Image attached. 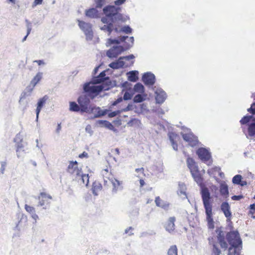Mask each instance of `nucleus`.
<instances>
[{"label": "nucleus", "instance_id": "603ef678", "mask_svg": "<svg viewBox=\"0 0 255 255\" xmlns=\"http://www.w3.org/2000/svg\"><path fill=\"white\" fill-rule=\"evenodd\" d=\"M244 198L243 195H234L232 197L233 200H240Z\"/></svg>", "mask_w": 255, "mask_h": 255}, {"label": "nucleus", "instance_id": "0e129e2a", "mask_svg": "<svg viewBox=\"0 0 255 255\" xmlns=\"http://www.w3.org/2000/svg\"><path fill=\"white\" fill-rule=\"evenodd\" d=\"M43 0H34V5H36L42 3Z\"/></svg>", "mask_w": 255, "mask_h": 255}, {"label": "nucleus", "instance_id": "de8ad7c7", "mask_svg": "<svg viewBox=\"0 0 255 255\" xmlns=\"http://www.w3.org/2000/svg\"><path fill=\"white\" fill-rule=\"evenodd\" d=\"M120 43V40L118 39H112L111 38H109L107 40V45L110 46L113 44H119Z\"/></svg>", "mask_w": 255, "mask_h": 255}, {"label": "nucleus", "instance_id": "052dcab7", "mask_svg": "<svg viewBox=\"0 0 255 255\" xmlns=\"http://www.w3.org/2000/svg\"><path fill=\"white\" fill-rule=\"evenodd\" d=\"M33 62L37 63L38 65H41L45 64V63H44V61L42 60H35Z\"/></svg>", "mask_w": 255, "mask_h": 255}, {"label": "nucleus", "instance_id": "bb28decb", "mask_svg": "<svg viewBox=\"0 0 255 255\" xmlns=\"http://www.w3.org/2000/svg\"><path fill=\"white\" fill-rule=\"evenodd\" d=\"M242 177L241 175L238 174L235 175L232 179L233 183L235 184L244 186L247 184L246 181H242Z\"/></svg>", "mask_w": 255, "mask_h": 255}, {"label": "nucleus", "instance_id": "a211bd4d", "mask_svg": "<svg viewBox=\"0 0 255 255\" xmlns=\"http://www.w3.org/2000/svg\"><path fill=\"white\" fill-rule=\"evenodd\" d=\"M102 174L104 180V185H107L108 181L110 182L114 179L113 175L111 171H109L108 169H104L102 171Z\"/></svg>", "mask_w": 255, "mask_h": 255}, {"label": "nucleus", "instance_id": "4468645a", "mask_svg": "<svg viewBox=\"0 0 255 255\" xmlns=\"http://www.w3.org/2000/svg\"><path fill=\"white\" fill-rule=\"evenodd\" d=\"M168 136L173 149L177 151L178 150L177 142L180 140L179 135L173 132H170L168 133Z\"/></svg>", "mask_w": 255, "mask_h": 255}, {"label": "nucleus", "instance_id": "9b49d317", "mask_svg": "<svg viewBox=\"0 0 255 255\" xmlns=\"http://www.w3.org/2000/svg\"><path fill=\"white\" fill-rule=\"evenodd\" d=\"M209 244L212 247V255H220L221 251L218 247V243L214 237L208 238Z\"/></svg>", "mask_w": 255, "mask_h": 255}, {"label": "nucleus", "instance_id": "2eb2a0df", "mask_svg": "<svg viewBox=\"0 0 255 255\" xmlns=\"http://www.w3.org/2000/svg\"><path fill=\"white\" fill-rule=\"evenodd\" d=\"M142 81L146 85L152 86L155 83V76L150 73H145L142 76Z\"/></svg>", "mask_w": 255, "mask_h": 255}, {"label": "nucleus", "instance_id": "69168bd1", "mask_svg": "<svg viewBox=\"0 0 255 255\" xmlns=\"http://www.w3.org/2000/svg\"><path fill=\"white\" fill-rule=\"evenodd\" d=\"M31 217L35 221L38 219V216L35 212L31 214Z\"/></svg>", "mask_w": 255, "mask_h": 255}, {"label": "nucleus", "instance_id": "39448f33", "mask_svg": "<svg viewBox=\"0 0 255 255\" xmlns=\"http://www.w3.org/2000/svg\"><path fill=\"white\" fill-rule=\"evenodd\" d=\"M77 102L81 109V113H92L95 108L90 104V100L87 95L80 96Z\"/></svg>", "mask_w": 255, "mask_h": 255}, {"label": "nucleus", "instance_id": "1a4fd4ad", "mask_svg": "<svg viewBox=\"0 0 255 255\" xmlns=\"http://www.w3.org/2000/svg\"><path fill=\"white\" fill-rule=\"evenodd\" d=\"M198 157L204 162H207L211 158V153L205 148L200 147L196 151Z\"/></svg>", "mask_w": 255, "mask_h": 255}, {"label": "nucleus", "instance_id": "49530a36", "mask_svg": "<svg viewBox=\"0 0 255 255\" xmlns=\"http://www.w3.org/2000/svg\"><path fill=\"white\" fill-rule=\"evenodd\" d=\"M250 214L253 218H255V204L250 205Z\"/></svg>", "mask_w": 255, "mask_h": 255}, {"label": "nucleus", "instance_id": "13d9d810", "mask_svg": "<svg viewBox=\"0 0 255 255\" xmlns=\"http://www.w3.org/2000/svg\"><path fill=\"white\" fill-rule=\"evenodd\" d=\"M88 157V153L84 151L82 153L79 155V157L82 158L83 157Z\"/></svg>", "mask_w": 255, "mask_h": 255}, {"label": "nucleus", "instance_id": "c85d7f7f", "mask_svg": "<svg viewBox=\"0 0 255 255\" xmlns=\"http://www.w3.org/2000/svg\"><path fill=\"white\" fill-rule=\"evenodd\" d=\"M114 30L116 32H125L126 33H130L132 31L131 28L128 25L125 26L123 27H116L114 28Z\"/></svg>", "mask_w": 255, "mask_h": 255}, {"label": "nucleus", "instance_id": "0eeeda50", "mask_svg": "<svg viewBox=\"0 0 255 255\" xmlns=\"http://www.w3.org/2000/svg\"><path fill=\"white\" fill-rule=\"evenodd\" d=\"M37 198L39 200V205L43 207L44 209H47L49 207L52 199L50 195L44 192H41Z\"/></svg>", "mask_w": 255, "mask_h": 255}, {"label": "nucleus", "instance_id": "bf43d9fd", "mask_svg": "<svg viewBox=\"0 0 255 255\" xmlns=\"http://www.w3.org/2000/svg\"><path fill=\"white\" fill-rule=\"evenodd\" d=\"M126 0H117L115 1V3L116 5H121L124 3Z\"/></svg>", "mask_w": 255, "mask_h": 255}, {"label": "nucleus", "instance_id": "2f4dec72", "mask_svg": "<svg viewBox=\"0 0 255 255\" xmlns=\"http://www.w3.org/2000/svg\"><path fill=\"white\" fill-rule=\"evenodd\" d=\"M70 110L73 112H78L80 111L81 112V109L80 107V105H78L75 102H71L70 103Z\"/></svg>", "mask_w": 255, "mask_h": 255}, {"label": "nucleus", "instance_id": "6ab92c4d", "mask_svg": "<svg viewBox=\"0 0 255 255\" xmlns=\"http://www.w3.org/2000/svg\"><path fill=\"white\" fill-rule=\"evenodd\" d=\"M242 248V245L231 246L228 249V255H240V251Z\"/></svg>", "mask_w": 255, "mask_h": 255}, {"label": "nucleus", "instance_id": "79ce46f5", "mask_svg": "<svg viewBox=\"0 0 255 255\" xmlns=\"http://www.w3.org/2000/svg\"><path fill=\"white\" fill-rule=\"evenodd\" d=\"M24 209L27 212H28V213H29L30 214H32L34 213V212H35V208L32 206L28 205L27 204H25L24 205Z\"/></svg>", "mask_w": 255, "mask_h": 255}, {"label": "nucleus", "instance_id": "473e14b6", "mask_svg": "<svg viewBox=\"0 0 255 255\" xmlns=\"http://www.w3.org/2000/svg\"><path fill=\"white\" fill-rule=\"evenodd\" d=\"M24 146L21 141L19 143L16 144V151L17 153V155L18 157L21 156V153L24 152Z\"/></svg>", "mask_w": 255, "mask_h": 255}, {"label": "nucleus", "instance_id": "338daca9", "mask_svg": "<svg viewBox=\"0 0 255 255\" xmlns=\"http://www.w3.org/2000/svg\"><path fill=\"white\" fill-rule=\"evenodd\" d=\"M135 171L137 173L141 172V173H144V168L143 167H141L140 168H136L135 169Z\"/></svg>", "mask_w": 255, "mask_h": 255}, {"label": "nucleus", "instance_id": "e2e57ef3", "mask_svg": "<svg viewBox=\"0 0 255 255\" xmlns=\"http://www.w3.org/2000/svg\"><path fill=\"white\" fill-rule=\"evenodd\" d=\"M122 101V99L121 98L117 99L112 103V106H116L118 103L121 102Z\"/></svg>", "mask_w": 255, "mask_h": 255}, {"label": "nucleus", "instance_id": "ea45409f", "mask_svg": "<svg viewBox=\"0 0 255 255\" xmlns=\"http://www.w3.org/2000/svg\"><path fill=\"white\" fill-rule=\"evenodd\" d=\"M253 118L252 116H244L240 121L242 125H245L249 123L251 119Z\"/></svg>", "mask_w": 255, "mask_h": 255}, {"label": "nucleus", "instance_id": "774afa93", "mask_svg": "<svg viewBox=\"0 0 255 255\" xmlns=\"http://www.w3.org/2000/svg\"><path fill=\"white\" fill-rule=\"evenodd\" d=\"M122 57L123 58V59H127L128 60H129V59L133 58H134V56L133 55H129V56H128Z\"/></svg>", "mask_w": 255, "mask_h": 255}, {"label": "nucleus", "instance_id": "7ed1b4c3", "mask_svg": "<svg viewBox=\"0 0 255 255\" xmlns=\"http://www.w3.org/2000/svg\"><path fill=\"white\" fill-rule=\"evenodd\" d=\"M119 8L113 5H108L103 8V12L105 16L103 17L101 21L103 23H108L109 20H115V19L120 18L122 15L119 13Z\"/></svg>", "mask_w": 255, "mask_h": 255}, {"label": "nucleus", "instance_id": "8fccbe9b", "mask_svg": "<svg viewBox=\"0 0 255 255\" xmlns=\"http://www.w3.org/2000/svg\"><path fill=\"white\" fill-rule=\"evenodd\" d=\"M132 94H130L128 92H126L124 95V99L125 100H128L131 99L132 98Z\"/></svg>", "mask_w": 255, "mask_h": 255}, {"label": "nucleus", "instance_id": "09e8293b", "mask_svg": "<svg viewBox=\"0 0 255 255\" xmlns=\"http://www.w3.org/2000/svg\"><path fill=\"white\" fill-rule=\"evenodd\" d=\"M248 112L252 115H255V103H254L251 105V107L248 109Z\"/></svg>", "mask_w": 255, "mask_h": 255}, {"label": "nucleus", "instance_id": "4be33fe9", "mask_svg": "<svg viewBox=\"0 0 255 255\" xmlns=\"http://www.w3.org/2000/svg\"><path fill=\"white\" fill-rule=\"evenodd\" d=\"M166 98V94L164 91H159L156 92L155 100L157 103H163Z\"/></svg>", "mask_w": 255, "mask_h": 255}, {"label": "nucleus", "instance_id": "20e7f679", "mask_svg": "<svg viewBox=\"0 0 255 255\" xmlns=\"http://www.w3.org/2000/svg\"><path fill=\"white\" fill-rule=\"evenodd\" d=\"M95 84L93 80V83H87L84 86L85 92L92 96L93 98L98 95L102 90H108L110 88L109 85H105L104 83L98 86L95 85Z\"/></svg>", "mask_w": 255, "mask_h": 255}, {"label": "nucleus", "instance_id": "c9c22d12", "mask_svg": "<svg viewBox=\"0 0 255 255\" xmlns=\"http://www.w3.org/2000/svg\"><path fill=\"white\" fill-rule=\"evenodd\" d=\"M178 250L176 245L171 246L167 252L168 255H177Z\"/></svg>", "mask_w": 255, "mask_h": 255}, {"label": "nucleus", "instance_id": "393cba45", "mask_svg": "<svg viewBox=\"0 0 255 255\" xmlns=\"http://www.w3.org/2000/svg\"><path fill=\"white\" fill-rule=\"evenodd\" d=\"M115 20H109V23L103 25L101 27V29L104 31H108L109 32V35H110L113 29H114L113 28V23L115 22Z\"/></svg>", "mask_w": 255, "mask_h": 255}, {"label": "nucleus", "instance_id": "6e6552de", "mask_svg": "<svg viewBox=\"0 0 255 255\" xmlns=\"http://www.w3.org/2000/svg\"><path fill=\"white\" fill-rule=\"evenodd\" d=\"M181 135L183 139L188 142L189 145L194 147L198 145L199 142L198 138L192 132L181 133Z\"/></svg>", "mask_w": 255, "mask_h": 255}, {"label": "nucleus", "instance_id": "a19ab883", "mask_svg": "<svg viewBox=\"0 0 255 255\" xmlns=\"http://www.w3.org/2000/svg\"><path fill=\"white\" fill-rule=\"evenodd\" d=\"M102 123L106 128H107L112 130H114V131L116 130L115 128H114V126L110 122L107 121H104Z\"/></svg>", "mask_w": 255, "mask_h": 255}, {"label": "nucleus", "instance_id": "680f3d73", "mask_svg": "<svg viewBox=\"0 0 255 255\" xmlns=\"http://www.w3.org/2000/svg\"><path fill=\"white\" fill-rule=\"evenodd\" d=\"M30 31H31V28H30V27H29V28H28V29H27V34H26V35L24 37V38H23V39H22V41H24L26 40V38H27V36L29 34V33H30Z\"/></svg>", "mask_w": 255, "mask_h": 255}, {"label": "nucleus", "instance_id": "ddd939ff", "mask_svg": "<svg viewBox=\"0 0 255 255\" xmlns=\"http://www.w3.org/2000/svg\"><path fill=\"white\" fill-rule=\"evenodd\" d=\"M176 218L175 217H169L164 224V228L166 231L171 233L175 230V222Z\"/></svg>", "mask_w": 255, "mask_h": 255}, {"label": "nucleus", "instance_id": "c756f323", "mask_svg": "<svg viewBox=\"0 0 255 255\" xmlns=\"http://www.w3.org/2000/svg\"><path fill=\"white\" fill-rule=\"evenodd\" d=\"M137 71H132L128 73V80L131 82H136L138 79Z\"/></svg>", "mask_w": 255, "mask_h": 255}, {"label": "nucleus", "instance_id": "5701e85b", "mask_svg": "<svg viewBox=\"0 0 255 255\" xmlns=\"http://www.w3.org/2000/svg\"><path fill=\"white\" fill-rule=\"evenodd\" d=\"M94 83H101L107 80H109V77H106L105 71L102 72L100 75L93 79Z\"/></svg>", "mask_w": 255, "mask_h": 255}, {"label": "nucleus", "instance_id": "a18cd8bd", "mask_svg": "<svg viewBox=\"0 0 255 255\" xmlns=\"http://www.w3.org/2000/svg\"><path fill=\"white\" fill-rule=\"evenodd\" d=\"M139 123H140V121L136 119H131V120H130L128 123V125L129 127H132L134 125H138Z\"/></svg>", "mask_w": 255, "mask_h": 255}, {"label": "nucleus", "instance_id": "58836bf2", "mask_svg": "<svg viewBox=\"0 0 255 255\" xmlns=\"http://www.w3.org/2000/svg\"><path fill=\"white\" fill-rule=\"evenodd\" d=\"M81 178L82 182L84 184L87 185L89 183V176L88 174H83L81 172V175L79 177Z\"/></svg>", "mask_w": 255, "mask_h": 255}, {"label": "nucleus", "instance_id": "f03ea898", "mask_svg": "<svg viewBox=\"0 0 255 255\" xmlns=\"http://www.w3.org/2000/svg\"><path fill=\"white\" fill-rule=\"evenodd\" d=\"M226 239L231 246L242 245V241L238 231H230L227 233L226 238L222 231H219L217 236V239L220 247L226 250L228 249V244Z\"/></svg>", "mask_w": 255, "mask_h": 255}, {"label": "nucleus", "instance_id": "423d86ee", "mask_svg": "<svg viewBox=\"0 0 255 255\" xmlns=\"http://www.w3.org/2000/svg\"><path fill=\"white\" fill-rule=\"evenodd\" d=\"M67 172L75 179L81 175L82 168L78 167V163L76 161H70L67 168Z\"/></svg>", "mask_w": 255, "mask_h": 255}, {"label": "nucleus", "instance_id": "f257e3e1", "mask_svg": "<svg viewBox=\"0 0 255 255\" xmlns=\"http://www.w3.org/2000/svg\"><path fill=\"white\" fill-rule=\"evenodd\" d=\"M191 175L196 182L201 187L200 193L205 210L207 226L208 229L213 230L215 228V225L213 218L212 197L209 190L205 186L203 178L199 170L191 173Z\"/></svg>", "mask_w": 255, "mask_h": 255}, {"label": "nucleus", "instance_id": "e433bc0d", "mask_svg": "<svg viewBox=\"0 0 255 255\" xmlns=\"http://www.w3.org/2000/svg\"><path fill=\"white\" fill-rule=\"evenodd\" d=\"M29 88H31L30 86H28L26 88V92H23L21 94L19 102H20L22 99H25L26 97L30 96L32 92H29Z\"/></svg>", "mask_w": 255, "mask_h": 255}, {"label": "nucleus", "instance_id": "a878e982", "mask_svg": "<svg viewBox=\"0 0 255 255\" xmlns=\"http://www.w3.org/2000/svg\"><path fill=\"white\" fill-rule=\"evenodd\" d=\"M121 59H123L122 57L119 59L118 61L110 63L109 65V67L113 69H119L123 67L125 65V62L121 60Z\"/></svg>", "mask_w": 255, "mask_h": 255}, {"label": "nucleus", "instance_id": "b1692460", "mask_svg": "<svg viewBox=\"0 0 255 255\" xmlns=\"http://www.w3.org/2000/svg\"><path fill=\"white\" fill-rule=\"evenodd\" d=\"M92 190L93 193L95 195H97L102 191V185L99 182L95 181L93 183Z\"/></svg>", "mask_w": 255, "mask_h": 255}, {"label": "nucleus", "instance_id": "412c9836", "mask_svg": "<svg viewBox=\"0 0 255 255\" xmlns=\"http://www.w3.org/2000/svg\"><path fill=\"white\" fill-rule=\"evenodd\" d=\"M110 182L113 185V192L116 193L118 191H120L122 189L123 187L122 186V182L118 180L115 178H114L110 181Z\"/></svg>", "mask_w": 255, "mask_h": 255}, {"label": "nucleus", "instance_id": "c03bdc74", "mask_svg": "<svg viewBox=\"0 0 255 255\" xmlns=\"http://www.w3.org/2000/svg\"><path fill=\"white\" fill-rule=\"evenodd\" d=\"M96 8H102L105 3V0H94Z\"/></svg>", "mask_w": 255, "mask_h": 255}, {"label": "nucleus", "instance_id": "4d7b16f0", "mask_svg": "<svg viewBox=\"0 0 255 255\" xmlns=\"http://www.w3.org/2000/svg\"><path fill=\"white\" fill-rule=\"evenodd\" d=\"M6 162L4 161V162H2L1 163V173H3V172L5 170V167L6 166Z\"/></svg>", "mask_w": 255, "mask_h": 255}, {"label": "nucleus", "instance_id": "6e6d98bb", "mask_svg": "<svg viewBox=\"0 0 255 255\" xmlns=\"http://www.w3.org/2000/svg\"><path fill=\"white\" fill-rule=\"evenodd\" d=\"M120 111H114V112H112L110 113L109 114V116L110 117H115L116 116H117L118 114H119L120 113Z\"/></svg>", "mask_w": 255, "mask_h": 255}, {"label": "nucleus", "instance_id": "cd10ccee", "mask_svg": "<svg viewBox=\"0 0 255 255\" xmlns=\"http://www.w3.org/2000/svg\"><path fill=\"white\" fill-rule=\"evenodd\" d=\"M155 203L157 206L164 209L168 208L169 207V204L163 202L159 196L155 198Z\"/></svg>", "mask_w": 255, "mask_h": 255}, {"label": "nucleus", "instance_id": "72a5a7b5", "mask_svg": "<svg viewBox=\"0 0 255 255\" xmlns=\"http://www.w3.org/2000/svg\"><path fill=\"white\" fill-rule=\"evenodd\" d=\"M135 92L143 93L144 92V86L140 83H136L133 88Z\"/></svg>", "mask_w": 255, "mask_h": 255}, {"label": "nucleus", "instance_id": "dca6fc26", "mask_svg": "<svg viewBox=\"0 0 255 255\" xmlns=\"http://www.w3.org/2000/svg\"><path fill=\"white\" fill-rule=\"evenodd\" d=\"M187 164L191 173L199 171L198 166L192 158L188 157L187 158Z\"/></svg>", "mask_w": 255, "mask_h": 255}, {"label": "nucleus", "instance_id": "9d476101", "mask_svg": "<svg viewBox=\"0 0 255 255\" xmlns=\"http://www.w3.org/2000/svg\"><path fill=\"white\" fill-rule=\"evenodd\" d=\"M124 51L122 46H113L107 52V55L111 58H117Z\"/></svg>", "mask_w": 255, "mask_h": 255}, {"label": "nucleus", "instance_id": "3c124183", "mask_svg": "<svg viewBox=\"0 0 255 255\" xmlns=\"http://www.w3.org/2000/svg\"><path fill=\"white\" fill-rule=\"evenodd\" d=\"M79 26L83 30L87 26V23L83 21H79Z\"/></svg>", "mask_w": 255, "mask_h": 255}, {"label": "nucleus", "instance_id": "f8f14e48", "mask_svg": "<svg viewBox=\"0 0 255 255\" xmlns=\"http://www.w3.org/2000/svg\"><path fill=\"white\" fill-rule=\"evenodd\" d=\"M221 209L227 218V221H230L232 218V213L229 203L227 202H223L221 205Z\"/></svg>", "mask_w": 255, "mask_h": 255}, {"label": "nucleus", "instance_id": "f704fd0d", "mask_svg": "<svg viewBox=\"0 0 255 255\" xmlns=\"http://www.w3.org/2000/svg\"><path fill=\"white\" fill-rule=\"evenodd\" d=\"M98 11L94 8H90L86 11V14L90 17H95L97 15Z\"/></svg>", "mask_w": 255, "mask_h": 255}, {"label": "nucleus", "instance_id": "864d4df0", "mask_svg": "<svg viewBox=\"0 0 255 255\" xmlns=\"http://www.w3.org/2000/svg\"><path fill=\"white\" fill-rule=\"evenodd\" d=\"M113 123L116 127H119L122 125V121L120 119H118L113 121Z\"/></svg>", "mask_w": 255, "mask_h": 255}, {"label": "nucleus", "instance_id": "7c9ffc66", "mask_svg": "<svg viewBox=\"0 0 255 255\" xmlns=\"http://www.w3.org/2000/svg\"><path fill=\"white\" fill-rule=\"evenodd\" d=\"M220 194L227 197L229 195L228 187L225 184H222L220 187Z\"/></svg>", "mask_w": 255, "mask_h": 255}, {"label": "nucleus", "instance_id": "4c0bfd02", "mask_svg": "<svg viewBox=\"0 0 255 255\" xmlns=\"http://www.w3.org/2000/svg\"><path fill=\"white\" fill-rule=\"evenodd\" d=\"M248 133L250 136L255 135V123L251 124L248 127Z\"/></svg>", "mask_w": 255, "mask_h": 255}, {"label": "nucleus", "instance_id": "5fc2aeb1", "mask_svg": "<svg viewBox=\"0 0 255 255\" xmlns=\"http://www.w3.org/2000/svg\"><path fill=\"white\" fill-rule=\"evenodd\" d=\"M133 228L131 227H129L128 229L125 230L126 234H129V235H132L133 234L131 232L133 230Z\"/></svg>", "mask_w": 255, "mask_h": 255}, {"label": "nucleus", "instance_id": "37998d69", "mask_svg": "<svg viewBox=\"0 0 255 255\" xmlns=\"http://www.w3.org/2000/svg\"><path fill=\"white\" fill-rule=\"evenodd\" d=\"M144 100V99L143 97L140 94L136 95L133 98V101L134 103H140L143 101Z\"/></svg>", "mask_w": 255, "mask_h": 255}, {"label": "nucleus", "instance_id": "f3484780", "mask_svg": "<svg viewBox=\"0 0 255 255\" xmlns=\"http://www.w3.org/2000/svg\"><path fill=\"white\" fill-rule=\"evenodd\" d=\"M42 78V72H38L36 75L33 77L32 80L30 82V85L31 88H29V92H32L34 88L36 85V84L41 80Z\"/></svg>", "mask_w": 255, "mask_h": 255}, {"label": "nucleus", "instance_id": "aec40b11", "mask_svg": "<svg viewBox=\"0 0 255 255\" xmlns=\"http://www.w3.org/2000/svg\"><path fill=\"white\" fill-rule=\"evenodd\" d=\"M48 99V97L47 96H44L42 98H40L37 103V106L36 109V118L38 119V116L39 114V113L44 106V105L45 104L46 100Z\"/></svg>", "mask_w": 255, "mask_h": 255}]
</instances>
